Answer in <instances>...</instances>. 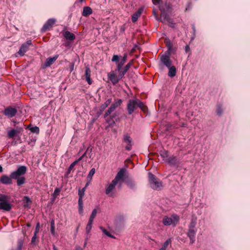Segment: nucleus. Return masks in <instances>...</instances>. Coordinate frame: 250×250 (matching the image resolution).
<instances>
[{"label": "nucleus", "instance_id": "1", "mask_svg": "<svg viewBox=\"0 0 250 250\" xmlns=\"http://www.w3.org/2000/svg\"><path fill=\"white\" fill-rule=\"evenodd\" d=\"M138 108H140L144 113L148 112L147 106L139 99L136 98L128 100L126 109L129 115L132 114Z\"/></svg>", "mask_w": 250, "mask_h": 250}, {"label": "nucleus", "instance_id": "2", "mask_svg": "<svg viewBox=\"0 0 250 250\" xmlns=\"http://www.w3.org/2000/svg\"><path fill=\"white\" fill-rule=\"evenodd\" d=\"M125 171L126 170L125 168H122L117 173L115 178L106 189V194H109L112 191L116 185H118L119 188L122 187Z\"/></svg>", "mask_w": 250, "mask_h": 250}, {"label": "nucleus", "instance_id": "3", "mask_svg": "<svg viewBox=\"0 0 250 250\" xmlns=\"http://www.w3.org/2000/svg\"><path fill=\"white\" fill-rule=\"evenodd\" d=\"M148 176L150 187L154 190H161L163 187L162 181L151 172L148 173Z\"/></svg>", "mask_w": 250, "mask_h": 250}, {"label": "nucleus", "instance_id": "4", "mask_svg": "<svg viewBox=\"0 0 250 250\" xmlns=\"http://www.w3.org/2000/svg\"><path fill=\"white\" fill-rule=\"evenodd\" d=\"M8 197L3 194H0V209L9 211L12 208V205L7 201Z\"/></svg>", "mask_w": 250, "mask_h": 250}, {"label": "nucleus", "instance_id": "5", "mask_svg": "<svg viewBox=\"0 0 250 250\" xmlns=\"http://www.w3.org/2000/svg\"><path fill=\"white\" fill-rule=\"evenodd\" d=\"M171 8L170 5L167 2L165 3V7L163 5L160 6V10L161 11V16L164 17V19L169 23H172L171 19L166 12H170Z\"/></svg>", "mask_w": 250, "mask_h": 250}, {"label": "nucleus", "instance_id": "6", "mask_svg": "<svg viewBox=\"0 0 250 250\" xmlns=\"http://www.w3.org/2000/svg\"><path fill=\"white\" fill-rule=\"evenodd\" d=\"M27 171V168L24 166H21L18 169L11 173V177L13 179H17L19 177H22L25 174Z\"/></svg>", "mask_w": 250, "mask_h": 250}, {"label": "nucleus", "instance_id": "7", "mask_svg": "<svg viewBox=\"0 0 250 250\" xmlns=\"http://www.w3.org/2000/svg\"><path fill=\"white\" fill-rule=\"evenodd\" d=\"M179 220V217L177 215H173L172 217L165 216L163 219V223L165 226H169L170 225H175Z\"/></svg>", "mask_w": 250, "mask_h": 250}, {"label": "nucleus", "instance_id": "8", "mask_svg": "<svg viewBox=\"0 0 250 250\" xmlns=\"http://www.w3.org/2000/svg\"><path fill=\"white\" fill-rule=\"evenodd\" d=\"M122 103L121 99H115L113 104H111L110 107L106 111L104 114V117L105 118L112 113L116 108L119 107Z\"/></svg>", "mask_w": 250, "mask_h": 250}, {"label": "nucleus", "instance_id": "9", "mask_svg": "<svg viewBox=\"0 0 250 250\" xmlns=\"http://www.w3.org/2000/svg\"><path fill=\"white\" fill-rule=\"evenodd\" d=\"M94 175V168H92L87 176V182L86 183L85 187L81 190H79V198H83L84 194V191L85 189L86 188V187L89 185L90 181L91 180L93 175Z\"/></svg>", "mask_w": 250, "mask_h": 250}, {"label": "nucleus", "instance_id": "10", "mask_svg": "<svg viewBox=\"0 0 250 250\" xmlns=\"http://www.w3.org/2000/svg\"><path fill=\"white\" fill-rule=\"evenodd\" d=\"M94 219V210L92 211L91 216L89 220V222L86 227V238L85 240L84 246H85L87 239H88V235L89 233L90 232V231L93 227V220Z\"/></svg>", "mask_w": 250, "mask_h": 250}, {"label": "nucleus", "instance_id": "11", "mask_svg": "<svg viewBox=\"0 0 250 250\" xmlns=\"http://www.w3.org/2000/svg\"><path fill=\"white\" fill-rule=\"evenodd\" d=\"M123 142L126 144L125 148L127 151H130L131 149L132 146V140L130 136L128 134H125L123 136Z\"/></svg>", "mask_w": 250, "mask_h": 250}, {"label": "nucleus", "instance_id": "12", "mask_svg": "<svg viewBox=\"0 0 250 250\" xmlns=\"http://www.w3.org/2000/svg\"><path fill=\"white\" fill-rule=\"evenodd\" d=\"M31 41L29 40L26 42L23 43L21 45L17 53L21 56H23L25 53L28 50L29 46L31 44Z\"/></svg>", "mask_w": 250, "mask_h": 250}, {"label": "nucleus", "instance_id": "13", "mask_svg": "<svg viewBox=\"0 0 250 250\" xmlns=\"http://www.w3.org/2000/svg\"><path fill=\"white\" fill-rule=\"evenodd\" d=\"M125 182L127 186L132 190H135L137 188L136 182L130 177L124 178L123 182Z\"/></svg>", "mask_w": 250, "mask_h": 250}, {"label": "nucleus", "instance_id": "14", "mask_svg": "<svg viewBox=\"0 0 250 250\" xmlns=\"http://www.w3.org/2000/svg\"><path fill=\"white\" fill-rule=\"evenodd\" d=\"M197 231V229H188L187 235L189 238L190 244H192L195 241V235Z\"/></svg>", "mask_w": 250, "mask_h": 250}, {"label": "nucleus", "instance_id": "15", "mask_svg": "<svg viewBox=\"0 0 250 250\" xmlns=\"http://www.w3.org/2000/svg\"><path fill=\"white\" fill-rule=\"evenodd\" d=\"M166 162L171 167H178L180 164L179 160L174 155L169 156Z\"/></svg>", "mask_w": 250, "mask_h": 250}, {"label": "nucleus", "instance_id": "16", "mask_svg": "<svg viewBox=\"0 0 250 250\" xmlns=\"http://www.w3.org/2000/svg\"><path fill=\"white\" fill-rule=\"evenodd\" d=\"M108 77L113 85L116 84L119 82V81L122 79L119 77V75L117 76L114 71L110 72L108 74Z\"/></svg>", "mask_w": 250, "mask_h": 250}, {"label": "nucleus", "instance_id": "17", "mask_svg": "<svg viewBox=\"0 0 250 250\" xmlns=\"http://www.w3.org/2000/svg\"><path fill=\"white\" fill-rule=\"evenodd\" d=\"M56 20L55 19H49L43 26L42 29V32H45L48 30H49L52 27L53 25L54 24Z\"/></svg>", "mask_w": 250, "mask_h": 250}, {"label": "nucleus", "instance_id": "18", "mask_svg": "<svg viewBox=\"0 0 250 250\" xmlns=\"http://www.w3.org/2000/svg\"><path fill=\"white\" fill-rule=\"evenodd\" d=\"M161 61L167 68L169 67L172 65V62L170 59V57L167 55H162Z\"/></svg>", "mask_w": 250, "mask_h": 250}, {"label": "nucleus", "instance_id": "19", "mask_svg": "<svg viewBox=\"0 0 250 250\" xmlns=\"http://www.w3.org/2000/svg\"><path fill=\"white\" fill-rule=\"evenodd\" d=\"M58 57V55H56L52 58H48L46 60L45 63L43 64V68H46L49 67L51 64H52L57 59Z\"/></svg>", "mask_w": 250, "mask_h": 250}, {"label": "nucleus", "instance_id": "20", "mask_svg": "<svg viewBox=\"0 0 250 250\" xmlns=\"http://www.w3.org/2000/svg\"><path fill=\"white\" fill-rule=\"evenodd\" d=\"M17 113V110L12 107H9L5 109L4 114L8 117L11 118L14 116Z\"/></svg>", "mask_w": 250, "mask_h": 250}, {"label": "nucleus", "instance_id": "21", "mask_svg": "<svg viewBox=\"0 0 250 250\" xmlns=\"http://www.w3.org/2000/svg\"><path fill=\"white\" fill-rule=\"evenodd\" d=\"M132 65V62H128L125 66L124 69H120V71H119L120 72L119 73V77L120 78H122L124 76V75H125L126 72L128 71V70L130 68V67H131V66Z\"/></svg>", "mask_w": 250, "mask_h": 250}, {"label": "nucleus", "instance_id": "22", "mask_svg": "<svg viewBox=\"0 0 250 250\" xmlns=\"http://www.w3.org/2000/svg\"><path fill=\"white\" fill-rule=\"evenodd\" d=\"M12 179V178L11 177V175L10 176L4 175L1 177L0 181L3 184L8 185L11 184Z\"/></svg>", "mask_w": 250, "mask_h": 250}, {"label": "nucleus", "instance_id": "23", "mask_svg": "<svg viewBox=\"0 0 250 250\" xmlns=\"http://www.w3.org/2000/svg\"><path fill=\"white\" fill-rule=\"evenodd\" d=\"M127 59V54H124L123 57L121 59V60L118 62L117 64V67L115 71H119L120 69H122L123 66L125 64Z\"/></svg>", "mask_w": 250, "mask_h": 250}, {"label": "nucleus", "instance_id": "24", "mask_svg": "<svg viewBox=\"0 0 250 250\" xmlns=\"http://www.w3.org/2000/svg\"><path fill=\"white\" fill-rule=\"evenodd\" d=\"M63 36L67 40L73 41L75 39V35L68 31H65Z\"/></svg>", "mask_w": 250, "mask_h": 250}, {"label": "nucleus", "instance_id": "25", "mask_svg": "<svg viewBox=\"0 0 250 250\" xmlns=\"http://www.w3.org/2000/svg\"><path fill=\"white\" fill-rule=\"evenodd\" d=\"M92 13V10L88 6L84 7L82 15L84 17H87Z\"/></svg>", "mask_w": 250, "mask_h": 250}, {"label": "nucleus", "instance_id": "26", "mask_svg": "<svg viewBox=\"0 0 250 250\" xmlns=\"http://www.w3.org/2000/svg\"><path fill=\"white\" fill-rule=\"evenodd\" d=\"M142 12V10L141 9H139L136 12H135L132 16L131 20H132V21L133 22H135L137 21L138 18L141 15Z\"/></svg>", "mask_w": 250, "mask_h": 250}, {"label": "nucleus", "instance_id": "27", "mask_svg": "<svg viewBox=\"0 0 250 250\" xmlns=\"http://www.w3.org/2000/svg\"><path fill=\"white\" fill-rule=\"evenodd\" d=\"M169 68V71L168 73V75L170 77H173L176 75V68L174 66H171L169 67H168Z\"/></svg>", "mask_w": 250, "mask_h": 250}, {"label": "nucleus", "instance_id": "28", "mask_svg": "<svg viewBox=\"0 0 250 250\" xmlns=\"http://www.w3.org/2000/svg\"><path fill=\"white\" fill-rule=\"evenodd\" d=\"M85 79L86 81L88 82V83L90 84L92 83V81L90 79V70L89 68H86L85 72Z\"/></svg>", "mask_w": 250, "mask_h": 250}, {"label": "nucleus", "instance_id": "29", "mask_svg": "<svg viewBox=\"0 0 250 250\" xmlns=\"http://www.w3.org/2000/svg\"><path fill=\"white\" fill-rule=\"evenodd\" d=\"M160 154L161 157L163 158V160L165 162L167 161L168 157H169L168 155V151L165 150L160 151Z\"/></svg>", "mask_w": 250, "mask_h": 250}, {"label": "nucleus", "instance_id": "30", "mask_svg": "<svg viewBox=\"0 0 250 250\" xmlns=\"http://www.w3.org/2000/svg\"><path fill=\"white\" fill-rule=\"evenodd\" d=\"M196 218H192L188 226V229H197L196 228Z\"/></svg>", "mask_w": 250, "mask_h": 250}, {"label": "nucleus", "instance_id": "31", "mask_svg": "<svg viewBox=\"0 0 250 250\" xmlns=\"http://www.w3.org/2000/svg\"><path fill=\"white\" fill-rule=\"evenodd\" d=\"M112 102V99H109L105 101L104 104H102L100 108L101 111L104 110V109L108 106Z\"/></svg>", "mask_w": 250, "mask_h": 250}, {"label": "nucleus", "instance_id": "32", "mask_svg": "<svg viewBox=\"0 0 250 250\" xmlns=\"http://www.w3.org/2000/svg\"><path fill=\"white\" fill-rule=\"evenodd\" d=\"M216 113L217 114L220 116L223 113V110L222 108V105L221 104H217L216 105Z\"/></svg>", "mask_w": 250, "mask_h": 250}, {"label": "nucleus", "instance_id": "33", "mask_svg": "<svg viewBox=\"0 0 250 250\" xmlns=\"http://www.w3.org/2000/svg\"><path fill=\"white\" fill-rule=\"evenodd\" d=\"M17 184L19 186H21L24 184L25 182V179L23 176L19 177L17 179Z\"/></svg>", "mask_w": 250, "mask_h": 250}, {"label": "nucleus", "instance_id": "34", "mask_svg": "<svg viewBox=\"0 0 250 250\" xmlns=\"http://www.w3.org/2000/svg\"><path fill=\"white\" fill-rule=\"evenodd\" d=\"M171 242L172 241L170 238L167 239L163 245L162 248L166 250L167 249L168 245H170V246H171Z\"/></svg>", "mask_w": 250, "mask_h": 250}, {"label": "nucleus", "instance_id": "35", "mask_svg": "<svg viewBox=\"0 0 250 250\" xmlns=\"http://www.w3.org/2000/svg\"><path fill=\"white\" fill-rule=\"evenodd\" d=\"M81 157L78 160H76L73 162L69 166V167L68 168L67 170V174H69L70 173L72 169L73 168L74 166L78 163V162L81 159Z\"/></svg>", "mask_w": 250, "mask_h": 250}, {"label": "nucleus", "instance_id": "36", "mask_svg": "<svg viewBox=\"0 0 250 250\" xmlns=\"http://www.w3.org/2000/svg\"><path fill=\"white\" fill-rule=\"evenodd\" d=\"M17 133V131L15 129H12L8 132V136L9 138H13Z\"/></svg>", "mask_w": 250, "mask_h": 250}, {"label": "nucleus", "instance_id": "37", "mask_svg": "<svg viewBox=\"0 0 250 250\" xmlns=\"http://www.w3.org/2000/svg\"><path fill=\"white\" fill-rule=\"evenodd\" d=\"M51 232L52 235L55 234V221L54 220L51 221Z\"/></svg>", "mask_w": 250, "mask_h": 250}, {"label": "nucleus", "instance_id": "38", "mask_svg": "<svg viewBox=\"0 0 250 250\" xmlns=\"http://www.w3.org/2000/svg\"><path fill=\"white\" fill-rule=\"evenodd\" d=\"M101 229L103 230V232L107 236H109V237H111V238H113V236L107 230H106L105 229L101 227Z\"/></svg>", "mask_w": 250, "mask_h": 250}, {"label": "nucleus", "instance_id": "39", "mask_svg": "<svg viewBox=\"0 0 250 250\" xmlns=\"http://www.w3.org/2000/svg\"><path fill=\"white\" fill-rule=\"evenodd\" d=\"M61 190L59 188H56L54 190V193L53 194V196L54 198H55L60 193Z\"/></svg>", "mask_w": 250, "mask_h": 250}, {"label": "nucleus", "instance_id": "40", "mask_svg": "<svg viewBox=\"0 0 250 250\" xmlns=\"http://www.w3.org/2000/svg\"><path fill=\"white\" fill-rule=\"evenodd\" d=\"M112 61L118 63L119 61V56L117 55H114L112 58Z\"/></svg>", "mask_w": 250, "mask_h": 250}, {"label": "nucleus", "instance_id": "41", "mask_svg": "<svg viewBox=\"0 0 250 250\" xmlns=\"http://www.w3.org/2000/svg\"><path fill=\"white\" fill-rule=\"evenodd\" d=\"M30 130L31 131V132L36 133H39L40 131L39 128L37 126L31 127L30 128Z\"/></svg>", "mask_w": 250, "mask_h": 250}, {"label": "nucleus", "instance_id": "42", "mask_svg": "<svg viewBox=\"0 0 250 250\" xmlns=\"http://www.w3.org/2000/svg\"><path fill=\"white\" fill-rule=\"evenodd\" d=\"M24 200L26 202V204L24 205V207L28 206V204L31 202L30 199L27 196H25L24 197Z\"/></svg>", "mask_w": 250, "mask_h": 250}, {"label": "nucleus", "instance_id": "43", "mask_svg": "<svg viewBox=\"0 0 250 250\" xmlns=\"http://www.w3.org/2000/svg\"><path fill=\"white\" fill-rule=\"evenodd\" d=\"M79 212L81 214H83V205L79 206Z\"/></svg>", "mask_w": 250, "mask_h": 250}, {"label": "nucleus", "instance_id": "44", "mask_svg": "<svg viewBox=\"0 0 250 250\" xmlns=\"http://www.w3.org/2000/svg\"><path fill=\"white\" fill-rule=\"evenodd\" d=\"M74 63H71L69 65V69L70 72H72L74 70Z\"/></svg>", "mask_w": 250, "mask_h": 250}, {"label": "nucleus", "instance_id": "45", "mask_svg": "<svg viewBox=\"0 0 250 250\" xmlns=\"http://www.w3.org/2000/svg\"><path fill=\"white\" fill-rule=\"evenodd\" d=\"M39 229H40V223H38L37 224V226H36V229H35V231L34 233L37 234L38 233V232H39Z\"/></svg>", "mask_w": 250, "mask_h": 250}, {"label": "nucleus", "instance_id": "46", "mask_svg": "<svg viewBox=\"0 0 250 250\" xmlns=\"http://www.w3.org/2000/svg\"><path fill=\"white\" fill-rule=\"evenodd\" d=\"M153 3L155 5L160 4L162 0H152Z\"/></svg>", "mask_w": 250, "mask_h": 250}, {"label": "nucleus", "instance_id": "47", "mask_svg": "<svg viewBox=\"0 0 250 250\" xmlns=\"http://www.w3.org/2000/svg\"><path fill=\"white\" fill-rule=\"evenodd\" d=\"M37 233H35L34 234V235L32 237V240H31V242L32 243H34L36 239V237H37Z\"/></svg>", "mask_w": 250, "mask_h": 250}, {"label": "nucleus", "instance_id": "48", "mask_svg": "<svg viewBox=\"0 0 250 250\" xmlns=\"http://www.w3.org/2000/svg\"><path fill=\"white\" fill-rule=\"evenodd\" d=\"M83 205V198H79L78 206Z\"/></svg>", "mask_w": 250, "mask_h": 250}, {"label": "nucleus", "instance_id": "49", "mask_svg": "<svg viewBox=\"0 0 250 250\" xmlns=\"http://www.w3.org/2000/svg\"><path fill=\"white\" fill-rule=\"evenodd\" d=\"M189 50V45H187L185 46V51H186V52H188V50Z\"/></svg>", "mask_w": 250, "mask_h": 250}, {"label": "nucleus", "instance_id": "50", "mask_svg": "<svg viewBox=\"0 0 250 250\" xmlns=\"http://www.w3.org/2000/svg\"><path fill=\"white\" fill-rule=\"evenodd\" d=\"M22 245V242H19V248H18L19 250H20L21 249Z\"/></svg>", "mask_w": 250, "mask_h": 250}, {"label": "nucleus", "instance_id": "51", "mask_svg": "<svg viewBox=\"0 0 250 250\" xmlns=\"http://www.w3.org/2000/svg\"><path fill=\"white\" fill-rule=\"evenodd\" d=\"M168 51H172V46H170V45H168Z\"/></svg>", "mask_w": 250, "mask_h": 250}, {"label": "nucleus", "instance_id": "52", "mask_svg": "<svg viewBox=\"0 0 250 250\" xmlns=\"http://www.w3.org/2000/svg\"><path fill=\"white\" fill-rule=\"evenodd\" d=\"M76 250H83L80 247L77 246L76 247Z\"/></svg>", "mask_w": 250, "mask_h": 250}, {"label": "nucleus", "instance_id": "53", "mask_svg": "<svg viewBox=\"0 0 250 250\" xmlns=\"http://www.w3.org/2000/svg\"><path fill=\"white\" fill-rule=\"evenodd\" d=\"M83 0H77V1H76V2H81V3H82V2H83Z\"/></svg>", "mask_w": 250, "mask_h": 250}, {"label": "nucleus", "instance_id": "54", "mask_svg": "<svg viewBox=\"0 0 250 250\" xmlns=\"http://www.w3.org/2000/svg\"><path fill=\"white\" fill-rule=\"evenodd\" d=\"M53 250H58V249L57 248V247L54 245H53Z\"/></svg>", "mask_w": 250, "mask_h": 250}, {"label": "nucleus", "instance_id": "55", "mask_svg": "<svg viewBox=\"0 0 250 250\" xmlns=\"http://www.w3.org/2000/svg\"><path fill=\"white\" fill-rule=\"evenodd\" d=\"M2 171V167L0 165V172Z\"/></svg>", "mask_w": 250, "mask_h": 250}, {"label": "nucleus", "instance_id": "56", "mask_svg": "<svg viewBox=\"0 0 250 250\" xmlns=\"http://www.w3.org/2000/svg\"><path fill=\"white\" fill-rule=\"evenodd\" d=\"M97 212H98V210H97V209L95 208V211H94L95 215H96V214L97 213Z\"/></svg>", "mask_w": 250, "mask_h": 250}, {"label": "nucleus", "instance_id": "57", "mask_svg": "<svg viewBox=\"0 0 250 250\" xmlns=\"http://www.w3.org/2000/svg\"><path fill=\"white\" fill-rule=\"evenodd\" d=\"M192 29H193V31H194V32H195V27H194V26H192Z\"/></svg>", "mask_w": 250, "mask_h": 250}, {"label": "nucleus", "instance_id": "58", "mask_svg": "<svg viewBox=\"0 0 250 250\" xmlns=\"http://www.w3.org/2000/svg\"><path fill=\"white\" fill-rule=\"evenodd\" d=\"M160 250H164L163 248H161L160 249Z\"/></svg>", "mask_w": 250, "mask_h": 250}, {"label": "nucleus", "instance_id": "59", "mask_svg": "<svg viewBox=\"0 0 250 250\" xmlns=\"http://www.w3.org/2000/svg\"><path fill=\"white\" fill-rule=\"evenodd\" d=\"M111 117H112V119L114 118L113 116H111Z\"/></svg>", "mask_w": 250, "mask_h": 250}]
</instances>
